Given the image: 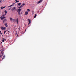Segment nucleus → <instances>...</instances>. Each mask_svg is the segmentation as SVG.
<instances>
[{"label":"nucleus","instance_id":"1","mask_svg":"<svg viewBox=\"0 0 76 76\" xmlns=\"http://www.w3.org/2000/svg\"><path fill=\"white\" fill-rule=\"evenodd\" d=\"M5 18H6V17H3V16H1V17H0V18H1V20H4V21H3L4 23H5V22H6L7 21L6 19H4Z\"/></svg>","mask_w":76,"mask_h":76},{"label":"nucleus","instance_id":"2","mask_svg":"<svg viewBox=\"0 0 76 76\" xmlns=\"http://www.w3.org/2000/svg\"><path fill=\"white\" fill-rule=\"evenodd\" d=\"M21 11V9L20 8L18 9V10H16V12H17L18 15H20V12Z\"/></svg>","mask_w":76,"mask_h":76},{"label":"nucleus","instance_id":"3","mask_svg":"<svg viewBox=\"0 0 76 76\" xmlns=\"http://www.w3.org/2000/svg\"><path fill=\"white\" fill-rule=\"evenodd\" d=\"M24 5H25V4H24V3H23L21 5V6H20V7H18V8H22V7H23V6H24Z\"/></svg>","mask_w":76,"mask_h":76},{"label":"nucleus","instance_id":"4","mask_svg":"<svg viewBox=\"0 0 76 76\" xmlns=\"http://www.w3.org/2000/svg\"><path fill=\"white\" fill-rule=\"evenodd\" d=\"M16 7H14L12 9H11V11L13 12L15 10H16Z\"/></svg>","mask_w":76,"mask_h":76},{"label":"nucleus","instance_id":"5","mask_svg":"<svg viewBox=\"0 0 76 76\" xmlns=\"http://www.w3.org/2000/svg\"><path fill=\"white\" fill-rule=\"evenodd\" d=\"M14 21H15V22H16V23H17V24H18V18H17L16 20Z\"/></svg>","mask_w":76,"mask_h":76},{"label":"nucleus","instance_id":"6","mask_svg":"<svg viewBox=\"0 0 76 76\" xmlns=\"http://www.w3.org/2000/svg\"><path fill=\"white\" fill-rule=\"evenodd\" d=\"M10 21H13L14 20H15V19H13V18H11V17H10Z\"/></svg>","mask_w":76,"mask_h":76},{"label":"nucleus","instance_id":"7","mask_svg":"<svg viewBox=\"0 0 76 76\" xmlns=\"http://www.w3.org/2000/svg\"><path fill=\"white\" fill-rule=\"evenodd\" d=\"M6 27H1V29H2L3 30H5V29H6Z\"/></svg>","mask_w":76,"mask_h":76},{"label":"nucleus","instance_id":"8","mask_svg":"<svg viewBox=\"0 0 76 76\" xmlns=\"http://www.w3.org/2000/svg\"><path fill=\"white\" fill-rule=\"evenodd\" d=\"M28 15V12L27 11L25 12H24V15Z\"/></svg>","mask_w":76,"mask_h":76},{"label":"nucleus","instance_id":"9","mask_svg":"<svg viewBox=\"0 0 76 76\" xmlns=\"http://www.w3.org/2000/svg\"><path fill=\"white\" fill-rule=\"evenodd\" d=\"M28 24L31 23V20L29 19H28Z\"/></svg>","mask_w":76,"mask_h":76},{"label":"nucleus","instance_id":"10","mask_svg":"<svg viewBox=\"0 0 76 76\" xmlns=\"http://www.w3.org/2000/svg\"><path fill=\"white\" fill-rule=\"evenodd\" d=\"M42 0H40V1H38V2H37V4H39L40 3L42 2Z\"/></svg>","mask_w":76,"mask_h":76},{"label":"nucleus","instance_id":"11","mask_svg":"<svg viewBox=\"0 0 76 76\" xmlns=\"http://www.w3.org/2000/svg\"><path fill=\"white\" fill-rule=\"evenodd\" d=\"M4 25H5V26H6V27H7V23H5Z\"/></svg>","mask_w":76,"mask_h":76},{"label":"nucleus","instance_id":"12","mask_svg":"<svg viewBox=\"0 0 76 76\" xmlns=\"http://www.w3.org/2000/svg\"><path fill=\"white\" fill-rule=\"evenodd\" d=\"M12 6H13V4H12V5H11L10 6H8V7H12Z\"/></svg>","mask_w":76,"mask_h":76},{"label":"nucleus","instance_id":"13","mask_svg":"<svg viewBox=\"0 0 76 76\" xmlns=\"http://www.w3.org/2000/svg\"><path fill=\"white\" fill-rule=\"evenodd\" d=\"M5 58V55L3 57V58H2V60L4 59Z\"/></svg>","mask_w":76,"mask_h":76},{"label":"nucleus","instance_id":"14","mask_svg":"<svg viewBox=\"0 0 76 76\" xmlns=\"http://www.w3.org/2000/svg\"><path fill=\"white\" fill-rule=\"evenodd\" d=\"M7 13V11H5V15H6V14Z\"/></svg>","mask_w":76,"mask_h":76},{"label":"nucleus","instance_id":"15","mask_svg":"<svg viewBox=\"0 0 76 76\" xmlns=\"http://www.w3.org/2000/svg\"><path fill=\"white\" fill-rule=\"evenodd\" d=\"M37 16V15L35 14L34 15V18H36V17Z\"/></svg>","mask_w":76,"mask_h":76},{"label":"nucleus","instance_id":"16","mask_svg":"<svg viewBox=\"0 0 76 76\" xmlns=\"http://www.w3.org/2000/svg\"><path fill=\"white\" fill-rule=\"evenodd\" d=\"M16 3L18 2H19V1H17V0H15Z\"/></svg>","mask_w":76,"mask_h":76},{"label":"nucleus","instance_id":"17","mask_svg":"<svg viewBox=\"0 0 76 76\" xmlns=\"http://www.w3.org/2000/svg\"><path fill=\"white\" fill-rule=\"evenodd\" d=\"M18 6L20 5H21V3L18 4Z\"/></svg>","mask_w":76,"mask_h":76},{"label":"nucleus","instance_id":"18","mask_svg":"<svg viewBox=\"0 0 76 76\" xmlns=\"http://www.w3.org/2000/svg\"><path fill=\"white\" fill-rule=\"evenodd\" d=\"M0 8H1V9H3L5 8L3 7H0Z\"/></svg>","mask_w":76,"mask_h":76},{"label":"nucleus","instance_id":"19","mask_svg":"<svg viewBox=\"0 0 76 76\" xmlns=\"http://www.w3.org/2000/svg\"><path fill=\"white\" fill-rule=\"evenodd\" d=\"M27 11H28V12H30V10L29 9H27Z\"/></svg>","mask_w":76,"mask_h":76},{"label":"nucleus","instance_id":"20","mask_svg":"<svg viewBox=\"0 0 76 76\" xmlns=\"http://www.w3.org/2000/svg\"><path fill=\"white\" fill-rule=\"evenodd\" d=\"M6 31H4V34H6Z\"/></svg>","mask_w":76,"mask_h":76},{"label":"nucleus","instance_id":"21","mask_svg":"<svg viewBox=\"0 0 76 76\" xmlns=\"http://www.w3.org/2000/svg\"><path fill=\"white\" fill-rule=\"evenodd\" d=\"M11 8H9V9H8V10H11Z\"/></svg>","mask_w":76,"mask_h":76},{"label":"nucleus","instance_id":"22","mask_svg":"<svg viewBox=\"0 0 76 76\" xmlns=\"http://www.w3.org/2000/svg\"><path fill=\"white\" fill-rule=\"evenodd\" d=\"M4 42V40H2V42Z\"/></svg>","mask_w":76,"mask_h":76},{"label":"nucleus","instance_id":"23","mask_svg":"<svg viewBox=\"0 0 76 76\" xmlns=\"http://www.w3.org/2000/svg\"><path fill=\"white\" fill-rule=\"evenodd\" d=\"M5 7H3V8H5Z\"/></svg>","mask_w":76,"mask_h":76},{"label":"nucleus","instance_id":"24","mask_svg":"<svg viewBox=\"0 0 76 76\" xmlns=\"http://www.w3.org/2000/svg\"><path fill=\"white\" fill-rule=\"evenodd\" d=\"M0 34H1V35H3V34H2V33H1V32H0Z\"/></svg>","mask_w":76,"mask_h":76},{"label":"nucleus","instance_id":"25","mask_svg":"<svg viewBox=\"0 0 76 76\" xmlns=\"http://www.w3.org/2000/svg\"><path fill=\"white\" fill-rule=\"evenodd\" d=\"M1 1L0 0V3H1Z\"/></svg>","mask_w":76,"mask_h":76},{"label":"nucleus","instance_id":"26","mask_svg":"<svg viewBox=\"0 0 76 76\" xmlns=\"http://www.w3.org/2000/svg\"><path fill=\"white\" fill-rule=\"evenodd\" d=\"M3 16L4 17V15H3Z\"/></svg>","mask_w":76,"mask_h":76},{"label":"nucleus","instance_id":"27","mask_svg":"<svg viewBox=\"0 0 76 76\" xmlns=\"http://www.w3.org/2000/svg\"><path fill=\"white\" fill-rule=\"evenodd\" d=\"M1 55H0V58H1Z\"/></svg>","mask_w":76,"mask_h":76},{"label":"nucleus","instance_id":"28","mask_svg":"<svg viewBox=\"0 0 76 76\" xmlns=\"http://www.w3.org/2000/svg\"><path fill=\"white\" fill-rule=\"evenodd\" d=\"M34 12V11H32V12Z\"/></svg>","mask_w":76,"mask_h":76},{"label":"nucleus","instance_id":"29","mask_svg":"<svg viewBox=\"0 0 76 76\" xmlns=\"http://www.w3.org/2000/svg\"><path fill=\"white\" fill-rule=\"evenodd\" d=\"M0 32H1V30H0Z\"/></svg>","mask_w":76,"mask_h":76},{"label":"nucleus","instance_id":"30","mask_svg":"<svg viewBox=\"0 0 76 76\" xmlns=\"http://www.w3.org/2000/svg\"><path fill=\"white\" fill-rule=\"evenodd\" d=\"M8 33H9V32H9V31H8Z\"/></svg>","mask_w":76,"mask_h":76},{"label":"nucleus","instance_id":"31","mask_svg":"<svg viewBox=\"0 0 76 76\" xmlns=\"http://www.w3.org/2000/svg\"><path fill=\"white\" fill-rule=\"evenodd\" d=\"M22 14V12L21 13V14Z\"/></svg>","mask_w":76,"mask_h":76},{"label":"nucleus","instance_id":"32","mask_svg":"<svg viewBox=\"0 0 76 76\" xmlns=\"http://www.w3.org/2000/svg\"><path fill=\"white\" fill-rule=\"evenodd\" d=\"M3 1H4L5 0H2Z\"/></svg>","mask_w":76,"mask_h":76},{"label":"nucleus","instance_id":"33","mask_svg":"<svg viewBox=\"0 0 76 76\" xmlns=\"http://www.w3.org/2000/svg\"><path fill=\"white\" fill-rule=\"evenodd\" d=\"M1 43H2V42H1Z\"/></svg>","mask_w":76,"mask_h":76},{"label":"nucleus","instance_id":"34","mask_svg":"<svg viewBox=\"0 0 76 76\" xmlns=\"http://www.w3.org/2000/svg\"><path fill=\"white\" fill-rule=\"evenodd\" d=\"M0 9H1V8H0Z\"/></svg>","mask_w":76,"mask_h":76},{"label":"nucleus","instance_id":"35","mask_svg":"<svg viewBox=\"0 0 76 76\" xmlns=\"http://www.w3.org/2000/svg\"><path fill=\"white\" fill-rule=\"evenodd\" d=\"M18 35H17V36H18Z\"/></svg>","mask_w":76,"mask_h":76}]
</instances>
